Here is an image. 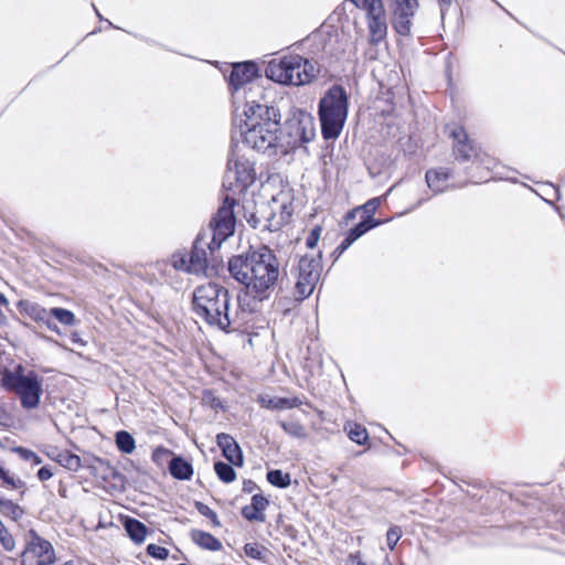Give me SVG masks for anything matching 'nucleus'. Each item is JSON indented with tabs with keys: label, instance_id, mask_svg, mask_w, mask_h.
Segmentation results:
<instances>
[{
	"label": "nucleus",
	"instance_id": "26",
	"mask_svg": "<svg viewBox=\"0 0 565 565\" xmlns=\"http://www.w3.org/2000/svg\"><path fill=\"white\" fill-rule=\"evenodd\" d=\"M55 461L71 471H77L82 466L81 458L67 450L60 451L55 457Z\"/></svg>",
	"mask_w": 565,
	"mask_h": 565
},
{
	"label": "nucleus",
	"instance_id": "27",
	"mask_svg": "<svg viewBox=\"0 0 565 565\" xmlns=\"http://www.w3.org/2000/svg\"><path fill=\"white\" fill-rule=\"evenodd\" d=\"M115 441L117 448L124 454H131L136 448L135 438L126 430L117 431Z\"/></svg>",
	"mask_w": 565,
	"mask_h": 565
},
{
	"label": "nucleus",
	"instance_id": "7",
	"mask_svg": "<svg viewBox=\"0 0 565 565\" xmlns=\"http://www.w3.org/2000/svg\"><path fill=\"white\" fill-rule=\"evenodd\" d=\"M348 116V96L342 86L328 89L319 102V118L324 139L339 137Z\"/></svg>",
	"mask_w": 565,
	"mask_h": 565
},
{
	"label": "nucleus",
	"instance_id": "1",
	"mask_svg": "<svg viewBox=\"0 0 565 565\" xmlns=\"http://www.w3.org/2000/svg\"><path fill=\"white\" fill-rule=\"evenodd\" d=\"M228 271L243 286L237 295V307L254 315L270 297L278 281L279 262L269 247L262 246L246 255L233 256L228 260Z\"/></svg>",
	"mask_w": 565,
	"mask_h": 565
},
{
	"label": "nucleus",
	"instance_id": "45",
	"mask_svg": "<svg viewBox=\"0 0 565 565\" xmlns=\"http://www.w3.org/2000/svg\"><path fill=\"white\" fill-rule=\"evenodd\" d=\"M321 227L316 226L311 230L310 234L308 235L306 239V245L309 248H313L320 238Z\"/></svg>",
	"mask_w": 565,
	"mask_h": 565
},
{
	"label": "nucleus",
	"instance_id": "61",
	"mask_svg": "<svg viewBox=\"0 0 565 565\" xmlns=\"http://www.w3.org/2000/svg\"><path fill=\"white\" fill-rule=\"evenodd\" d=\"M555 193H556V199L558 200L559 199L558 190L555 189Z\"/></svg>",
	"mask_w": 565,
	"mask_h": 565
},
{
	"label": "nucleus",
	"instance_id": "12",
	"mask_svg": "<svg viewBox=\"0 0 565 565\" xmlns=\"http://www.w3.org/2000/svg\"><path fill=\"white\" fill-rule=\"evenodd\" d=\"M259 78V68L255 62L247 61L234 64L227 78L232 99H236L237 103L243 102L244 89L258 83Z\"/></svg>",
	"mask_w": 565,
	"mask_h": 565
},
{
	"label": "nucleus",
	"instance_id": "20",
	"mask_svg": "<svg viewBox=\"0 0 565 565\" xmlns=\"http://www.w3.org/2000/svg\"><path fill=\"white\" fill-rule=\"evenodd\" d=\"M169 471L178 480H190L193 475V467L184 458L174 456L169 462Z\"/></svg>",
	"mask_w": 565,
	"mask_h": 565
},
{
	"label": "nucleus",
	"instance_id": "11",
	"mask_svg": "<svg viewBox=\"0 0 565 565\" xmlns=\"http://www.w3.org/2000/svg\"><path fill=\"white\" fill-rule=\"evenodd\" d=\"M22 557V565H52L56 562L52 543L40 536L34 530L29 532Z\"/></svg>",
	"mask_w": 565,
	"mask_h": 565
},
{
	"label": "nucleus",
	"instance_id": "30",
	"mask_svg": "<svg viewBox=\"0 0 565 565\" xmlns=\"http://www.w3.org/2000/svg\"><path fill=\"white\" fill-rule=\"evenodd\" d=\"M0 513L17 521L23 515V510L11 500L0 498Z\"/></svg>",
	"mask_w": 565,
	"mask_h": 565
},
{
	"label": "nucleus",
	"instance_id": "48",
	"mask_svg": "<svg viewBox=\"0 0 565 565\" xmlns=\"http://www.w3.org/2000/svg\"><path fill=\"white\" fill-rule=\"evenodd\" d=\"M347 565H366L359 555H350Z\"/></svg>",
	"mask_w": 565,
	"mask_h": 565
},
{
	"label": "nucleus",
	"instance_id": "24",
	"mask_svg": "<svg viewBox=\"0 0 565 565\" xmlns=\"http://www.w3.org/2000/svg\"><path fill=\"white\" fill-rule=\"evenodd\" d=\"M125 529L129 537L135 543H142L145 541L147 535V526L142 522L136 519H128L125 522Z\"/></svg>",
	"mask_w": 565,
	"mask_h": 565
},
{
	"label": "nucleus",
	"instance_id": "25",
	"mask_svg": "<svg viewBox=\"0 0 565 565\" xmlns=\"http://www.w3.org/2000/svg\"><path fill=\"white\" fill-rule=\"evenodd\" d=\"M381 224L380 220H375L370 215L365 216L361 222H359L354 227H352L348 234L354 239H359L362 235H364L370 230L379 226Z\"/></svg>",
	"mask_w": 565,
	"mask_h": 565
},
{
	"label": "nucleus",
	"instance_id": "32",
	"mask_svg": "<svg viewBox=\"0 0 565 565\" xmlns=\"http://www.w3.org/2000/svg\"><path fill=\"white\" fill-rule=\"evenodd\" d=\"M244 553L253 559L265 561L268 550L257 543H247Z\"/></svg>",
	"mask_w": 565,
	"mask_h": 565
},
{
	"label": "nucleus",
	"instance_id": "23",
	"mask_svg": "<svg viewBox=\"0 0 565 565\" xmlns=\"http://www.w3.org/2000/svg\"><path fill=\"white\" fill-rule=\"evenodd\" d=\"M350 6V23L352 35H363L364 26L366 25L364 11L362 8H358L352 3Z\"/></svg>",
	"mask_w": 565,
	"mask_h": 565
},
{
	"label": "nucleus",
	"instance_id": "43",
	"mask_svg": "<svg viewBox=\"0 0 565 565\" xmlns=\"http://www.w3.org/2000/svg\"><path fill=\"white\" fill-rule=\"evenodd\" d=\"M355 241L347 233L345 238L333 250L332 255L338 259Z\"/></svg>",
	"mask_w": 565,
	"mask_h": 565
},
{
	"label": "nucleus",
	"instance_id": "10",
	"mask_svg": "<svg viewBox=\"0 0 565 565\" xmlns=\"http://www.w3.org/2000/svg\"><path fill=\"white\" fill-rule=\"evenodd\" d=\"M244 93L243 102L237 103L236 99H232L236 117L249 118L254 116L258 117V115L278 116L279 110L277 108L263 103L265 92L259 82L247 86Z\"/></svg>",
	"mask_w": 565,
	"mask_h": 565
},
{
	"label": "nucleus",
	"instance_id": "3",
	"mask_svg": "<svg viewBox=\"0 0 565 565\" xmlns=\"http://www.w3.org/2000/svg\"><path fill=\"white\" fill-rule=\"evenodd\" d=\"M236 200L226 195L222 206L210 221L207 227L203 228L193 242L189 254L191 274H203L209 266V257L217 250L223 242L234 234L236 218L234 206Z\"/></svg>",
	"mask_w": 565,
	"mask_h": 565
},
{
	"label": "nucleus",
	"instance_id": "52",
	"mask_svg": "<svg viewBox=\"0 0 565 565\" xmlns=\"http://www.w3.org/2000/svg\"><path fill=\"white\" fill-rule=\"evenodd\" d=\"M96 12H97V14H98V17H99L100 21H103V22H105V23L107 24V28H108V29L121 30V31H124V32L129 33L127 30L121 29V28H119V26H117V25H114L109 20H107V19H103V18L100 17V14H99V12H98V11H96Z\"/></svg>",
	"mask_w": 565,
	"mask_h": 565
},
{
	"label": "nucleus",
	"instance_id": "54",
	"mask_svg": "<svg viewBox=\"0 0 565 565\" xmlns=\"http://www.w3.org/2000/svg\"><path fill=\"white\" fill-rule=\"evenodd\" d=\"M284 214H286L287 216L291 215V210L288 209L286 205H282V212H281V217L282 218H284Z\"/></svg>",
	"mask_w": 565,
	"mask_h": 565
},
{
	"label": "nucleus",
	"instance_id": "4",
	"mask_svg": "<svg viewBox=\"0 0 565 565\" xmlns=\"http://www.w3.org/2000/svg\"><path fill=\"white\" fill-rule=\"evenodd\" d=\"M243 121L244 125L239 127L242 141L238 143L245 147V151L249 153V150H256L269 156L275 154L278 146L280 114L278 113V116L258 115V117L244 118Z\"/></svg>",
	"mask_w": 565,
	"mask_h": 565
},
{
	"label": "nucleus",
	"instance_id": "18",
	"mask_svg": "<svg viewBox=\"0 0 565 565\" xmlns=\"http://www.w3.org/2000/svg\"><path fill=\"white\" fill-rule=\"evenodd\" d=\"M451 174L452 173L449 168L439 167L436 169H429L425 173L427 186L435 195L441 194L451 188L449 185Z\"/></svg>",
	"mask_w": 565,
	"mask_h": 565
},
{
	"label": "nucleus",
	"instance_id": "21",
	"mask_svg": "<svg viewBox=\"0 0 565 565\" xmlns=\"http://www.w3.org/2000/svg\"><path fill=\"white\" fill-rule=\"evenodd\" d=\"M191 539L195 544L204 550L213 552L222 550L221 541L211 533L201 530H193L191 532Z\"/></svg>",
	"mask_w": 565,
	"mask_h": 565
},
{
	"label": "nucleus",
	"instance_id": "6",
	"mask_svg": "<svg viewBox=\"0 0 565 565\" xmlns=\"http://www.w3.org/2000/svg\"><path fill=\"white\" fill-rule=\"evenodd\" d=\"M255 180L254 159L245 151V147L233 137L223 186L234 194L243 193Z\"/></svg>",
	"mask_w": 565,
	"mask_h": 565
},
{
	"label": "nucleus",
	"instance_id": "13",
	"mask_svg": "<svg viewBox=\"0 0 565 565\" xmlns=\"http://www.w3.org/2000/svg\"><path fill=\"white\" fill-rule=\"evenodd\" d=\"M449 137L454 139L452 152L458 161H477L487 164L486 154L481 152L479 147L471 140L467 131L460 127H452L449 131Z\"/></svg>",
	"mask_w": 565,
	"mask_h": 565
},
{
	"label": "nucleus",
	"instance_id": "33",
	"mask_svg": "<svg viewBox=\"0 0 565 565\" xmlns=\"http://www.w3.org/2000/svg\"><path fill=\"white\" fill-rule=\"evenodd\" d=\"M348 436L352 441L359 445H363L369 438L366 429L358 424H353L350 426Z\"/></svg>",
	"mask_w": 565,
	"mask_h": 565
},
{
	"label": "nucleus",
	"instance_id": "55",
	"mask_svg": "<svg viewBox=\"0 0 565 565\" xmlns=\"http://www.w3.org/2000/svg\"><path fill=\"white\" fill-rule=\"evenodd\" d=\"M103 29L102 28H98V29H94L89 32H87L85 35H89V36H93V35H96L98 32H102Z\"/></svg>",
	"mask_w": 565,
	"mask_h": 565
},
{
	"label": "nucleus",
	"instance_id": "46",
	"mask_svg": "<svg viewBox=\"0 0 565 565\" xmlns=\"http://www.w3.org/2000/svg\"><path fill=\"white\" fill-rule=\"evenodd\" d=\"M418 8V0H390V8Z\"/></svg>",
	"mask_w": 565,
	"mask_h": 565
},
{
	"label": "nucleus",
	"instance_id": "35",
	"mask_svg": "<svg viewBox=\"0 0 565 565\" xmlns=\"http://www.w3.org/2000/svg\"><path fill=\"white\" fill-rule=\"evenodd\" d=\"M171 262L174 269L191 273L190 257L186 254H173Z\"/></svg>",
	"mask_w": 565,
	"mask_h": 565
},
{
	"label": "nucleus",
	"instance_id": "44",
	"mask_svg": "<svg viewBox=\"0 0 565 565\" xmlns=\"http://www.w3.org/2000/svg\"><path fill=\"white\" fill-rule=\"evenodd\" d=\"M381 204V199L380 198H373L371 200H369L363 206V211L364 213L367 215H370L371 217H373V214L376 212V210L379 209Z\"/></svg>",
	"mask_w": 565,
	"mask_h": 565
},
{
	"label": "nucleus",
	"instance_id": "16",
	"mask_svg": "<svg viewBox=\"0 0 565 565\" xmlns=\"http://www.w3.org/2000/svg\"><path fill=\"white\" fill-rule=\"evenodd\" d=\"M418 8H390L391 25L396 35H411L412 20Z\"/></svg>",
	"mask_w": 565,
	"mask_h": 565
},
{
	"label": "nucleus",
	"instance_id": "19",
	"mask_svg": "<svg viewBox=\"0 0 565 565\" xmlns=\"http://www.w3.org/2000/svg\"><path fill=\"white\" fill-rule=\"evenodd\" d=\"M268 505V499L259 493L254 494L250 504L242 508V515L250 522L256 521L263 523L266 521L265 510Z\"/></svg>",
	"mask_w": 565,
	"mask_h": 565
},
{
	"label": "nucleus",
	"instance_id": "49",
	"mask_svg": "<svg viewBox=\"0 0 565 565\" xmlns=\"http://www.w3.org/2000/svg\"><path fill=\"white\" fill-rule=\"evenodd\" d=\"M46 328L53 332L60 333V329L57 324L51 319V317L47 318L46 321L43 322Z\"/></svg>",
	"mask_w": 565,
	"mask_h": 565
},
{
	"label": "nucleus",
	"instance_id": "14",
	"mask_svg": "<svg viewBox=\"0 0 565 565\" xmlns=\"http://www.w3.org/2000/svg\"><path fill=\"white\" fill-rule=\"evenodd\" d=\"M308 35H352L347 3L339 4L323 23Z\"/></svg>",
	"mask_w": 565,
	"mask_h": 565
},
{
	"label": "nucleus",
	"instance_id": "39",
	"mask_svg": "<svg viewBox=\"0 0 565 565\" xmlns=\"http://www.w3.org/2000/svg\"><path fill=\"white\" fill-rule=\"evenodd\" d=\"M14 451L17 454H19V456L23 460L30 461L34 466H38V465L42 463V459L34 451H32L30 449H26V448H23V447H17L14 449Z\"/></svg>",
	"mask_w": 565,
	"mask_h": 565
},
{
	"label": "nucleus",
	"instance_id": "29",
	"mask_svg": "<svg viewBox=\"0 0 565 565\" xmlns=\"http://www.w3.org/2000/svg\"><path fill=\"white\" fill-rule=\"evenodd\" d=\"M267 480L274 487L285 489L290 486V475L284 473L279 469L270 470L267 472Z\"/></svg>",
	"mask_w": 565,
	"mask_h": 565
},
{
	"label": "nucleus",
	"instance_id": "58",
	"mask_svg": "<svg viewBox=\"0 0 565 565\" xmlns=\"http://www.w3.org/2000/svg\"><path fill=\"white\" fill-rule=\"evenodd\" d=\"M354 217V211H351L347 214V218H353Z\"/></svg>",
	"mask_w": 565,
	"mask_h": 565
},
{
	"label": "nucleus",
	"instance_id": "42",
	"mask_svg": "<svg viewBox=\"0 0 565 565\" xmlns=\"http://www.w3.org/2000/svg\"><path fill=\"white\" fill-rule=\"evenodd\" d=\"M171 455L172 452L169 449L157 447L152 452V460L158 465H162Z\"/></svg>",
	"mask_w": 565,
	"mask_h": 565
},
{
	"label": "nucleus",
	"instance_id": "38",
	"mask_svg": "<svg viewBox=\"0 0 565 565\" xmlns=\"http://www.w3.org/2000/svg\"><path fill=\"white\" fill-rule=\"evenodd\" d=\"M0 544L8 552H12L15 547V541L13 536L8 532L2 523L0 525Z\"/></svg>",
	"mask_w": 565,
	"mask_h": 565
},
{
	"label": "nucleus",
	"instance_id": "22",
	"mask_svg": "<svg viewBox=\"0 0 565 565\" xmlns=\"http://www.w3.org/2000/svg\"><path fill=\"white\" fill-rule=\"evenodd\" d=\"M19 308L22 313L26 315L36 322H44L50 317V311H47L41 305L30 300H21L19 302Z\"/></svg>",
	"mask_w": 565,
	"mask_h": 565
},
{
	"label": "nucleus",
	"instance_id": "59",
	"mask_svg": "<svg viewBox=\"0 0 565 565\" xmlns=\"http://www.w3.org/2000/svg\"><path fill=\"white\" fill-rule=\"evenodd\" d=\"M426 200H427V199H424V198H423V199H420V200L417 202L416 206H420L424 202H426Z\"/></svg>",
	"mask_w": 565,
	"mask_h": 565
},
{
	"label": "nucleus",
	"instance_id": "37",
	"mask_svg": "<svg viewBox=\"0 0 565 565\" xmlns=\"http://www.w3.org/2000/svg\"><path fill=\"white\" fill-rule=\"evenodd\" d=\"M280 426L288 435L292 437L303 438L306 436L305 427L299 423H281Z\"/></svg>",
	"mask_w": 565,
	"mask_h": 565
},
{
	"label": "nucleus",
	"instance_id": "60",
	"mask_svg": "<svg viewBox=\"0 0 565 565\" xmlns=\"http://www.w3.org/2000/svg\"><path fill=\"white\" fill-rule=\"evenodd\" d=\"M383 565H392L387 558H385V563Z\"/></svg>",
	"mask_w": 565,
	"mask_h": 565
},
{
	"label": "nucleus",
	"instance_id": "17",
	"mask_svg": "<svg viewBox=\"0 0 565 565\" xmlns=\"http://www.w3.org/2000/svg\"><path fill=\"white\" fill-rule=\"evenodd\" d=\"M216 444L221 448L223 456L233 466L242 467L244 457L239 445L228 434L221 433L216 436Z\"/></svg>",
	"mask_w": 565,
	"mask_h": 565
},
{
	"label": "nucleus",
	"instance_id": "31",
	"mask_svg": "<svg viewBox=\"0 0 565 565\" xmlns=\"http://www.w3.org/2000/svg\"><path fill=\"white\" fill-rule=\"evenodd\" d=\"M50 317L55 318L64 326H74L76 322L74 313L64 308H52L50 310Z\"/></svg>",
	"mask_w": 565,
	"mask_h": 565
},
{
	"label": "nucleus",
	"instance_id": "51",
	"mask_svg": "<svg viewBox=\"0 0 565 565\" xmlns=\"http://www.w3.org/2000/svg\"><path fill=\"white\" fill-rule=\"evenodd\" d=\"M256 488V483L252 480H246L243 483V491L244 492H252Z\"/></svg>",
	"mask_w": 565,
	"mask_h": 565
},
{
	"label": "nucleus",
	"instance_id": "41",
	"mask_svg": "<svg viewBox=\"0 0 565 565\" xmlns=\"http://www.w3.org/2000/svg\"><path fill=\"white\" fill-rule=\"evenodd\" d=\"M147 553L158 559H166L169 556V551L160 545L157 544H149L147 546Z\"/></svg>",
	"mask_w": 565,
	"mask_h": 565
},
{
	"label": "nucleus",
	"instance_id": "47",
	"mask_svg": "<svg viewBox=\"0 0 565 565\" xmlns=\"http://www.w3.org/2000/svg\"><path fill=\"white\" fill-rule=\"evenodd\" d=\"M53 477V472L49 467H42L38 471V478L41 481H46Z\"/></svg>",
	"mask_w": 565,
	"mask_h": 565
},
{
	"label": "nucleus",
	"instance_id": "50",
	"mask_svg": "<svg viewBox=\"0 0 565 565\" xmlns=\"http://www.w3.org/2000/svg\"><path fill=\"white\" fill-rule=\"evenodd\" d=\"M297 404H291L289 403L288 399L286 398H279L278 402L275 404V407H278V408H284V407H292V406H296Z\"/></svg>",
	"mask_w": 565,
	"mask_h": 565
},
{
	"label": "nucleus",
	"instance_id": "2",
	"mask_svg": "<svg viewBox=\"0 0 565 565\" xmlns=\"http://www.w3.org/2000/svg\"><path fill=\"white\" fill-rule=\"evenodd\" d=\"M230 291L216 282L198 286L192 295L194 313L210 327L230 332L245 327L252 318V312H244L242 308L230 310Z\"/></svg>",
	"mask_w": 565,
	"mask_h": 565
},
{
	"label": "nucleus",
	"instance_id": "28",
	"mask_svg": "<svg viewBox=\"0 0 565 565\" xmlns=\"http://www.w3.org/2000/svg\"><path fill=\"white\" fill-rule=\"evenodd\" d=\"M214 471L218 479L225 483H231L236 479V472L232 463L216 461L214 463Z\"/></svg>",
	"mask_w": 565,
	"mask_h": 565
},
{
	"label": "nucleus",
	"instance_id": "62",
	"mask_svg": "<svg viewBox=\"0 0 565 565\" xmlns=\"http://www.w3.org/2000/svg\"><path fill=\"white\" fill-rule=\"evenodd\" d=\"M178 565H188V564L181 563V564H178Z\"/></svg>",
	"mask_w": 565,
	"mask_h": 565
},
{
	"label": "nucleus",
	"instance_id": "15",
	"mask_svg": "<svg viewBox=\"0 0 565 565\" xmlns=\"http://www.w3.org/2000/svg\"><path fill=\"white\" fill-rule=\"evenodd\" d=\"M289 136L292 141H289V146L292 148L303 146L313 140L316 136L313 117L306 113L299 111L289 121Z\"/></svg>",
	"mask_w": 565,
	"mask_h": 565
},
{
	"label": "nucleus",
	"instance_id": "36",
	"mask_svg": "<svg viewBox=\"0 0 565 565\" xmlns=\"http://www.w3.org/2000/svg\"><path fill=\"white\" fill-rule=\"evenodd\" d=\"M195 509L201 515L210 519L214 526H221V522L217 518L216 512H214L209 505H206L203 502L196 501Z\"/></svg>",
	"mask_w": 565,
	"mask_h": 565
},
{
	"label": "nucleus",
	"instance_id": "5",
	"mask_svg": "<svg viewBox=\"0 0 565 565\" xmlns=\"http://www.w3.org/2000/svg\"><path fill=\"white\" fill-rule=\"evenodd\" d=\"M265 75L278 84L302 86L316 78V68L308 58L290 54L269 61Z\"/></svg>",
	"mask_w": 565,
	"mask_h": 565
},
{
	"label": "nucleus",
	"instance_id": "8",
	"mask_svg": "<svg viewBox=\"0 0 565 565\" xmlns=\"http://www.w3.org/2000/svg\"><path fill=\"white\" fill-rule=\"evenodd\" d=\"M2 386L19 396L24 409H34L39 406L43 390L42 380L35 372L24 374L23 367L19 365L14 371H7L3 374Z\"/></svg>",
	"mask_w": 565,
	"mask_h": 565
},
{
	"label": "nucleus",
	"instance_id": "56",
	"mask_svg": "<svg viewBox=\"0 0 565 565\" xmlns=\"http://www.w3.org/2000/svg\"><path fill=\"white\" fill-rule=\"evenodd\" d=\"M372 44L380 43L384 38L377 36V38H370Z\"/></svg>",
	"mask_w": 565,
	"mask_h": 565
},
{
	"label": "nucleus",
	"instance_id": "9",
	"mask_svg": "<svg viewBox=\"0 0 565 565\" xmlns=\"http://www.w3.org/2000/svg\"><path fill=\"white\" fill-rule=\"evenodd\" d=\"M322 270L321 253L316 256L305 255L299 259L295 297L297 301L308 298L315 290Z\"/></svg>",
	"mask_w": 565,
	"mask_h": 565
},
{
	"label": "nucleus",
	"instance_id": "57",
	"mask_svg": "<svg viewBox=\"0 0 565 565\" xmlns=\"http://www.w3.org/2000/svg\"><path fill=\"white\" fill-rule=\"evenodd\" d=\"M6 419V412L2 407H0V423Z\"/></svg>",
	"mask_w": 565,
	"mask_h": 565
},
{
	"label": "nucleus",
	"instance_id": "53",
	"mask_svg": "<svg viewBox=\"0 0 565 565\" xmlns=\"http://www.w3.org/2000/svg\"><path fill=\"white\" fill-rule=\"evenodd\" d=\"M441 13H444L445 7H449L451 4V0H438Z\"/></svg>",
	"mask_w": 565,
	"mask_h": 565
},
{
	"label": "nucleus",
	"instance_id": "40",
	"mask_svg": "<svg viewBox=\"0 0 565 565\" xmlns=\"http://www.w3.org/2000/svg\"><path fill=\"white\" fill-rule=\"evenodd\" d=\"M402 536V529L397 525L391 526L386 533L387 546L393 551Z\"/></svg>",
	"mask_w": 565,
	"mask_h": 565
},
{
	"label": "nucleus",
	"instance_id": "34",
	"mask_svg": "<svg viewBox=\"0 0 565 565\" xmlns=\"http://www.w3.org/2000/svg\"><path fill=\"white\" fill-rule=\"evenodd\" d=\"M0 480L2 481L3 484H6L7 487L11 488V489H21L24 487V482L15 477L14 475H11L9 473V471L4 470L1 466H0Z\"/></svg>",
	"mask_w": 565,
	"mask_h": 565
}]
</instances>
